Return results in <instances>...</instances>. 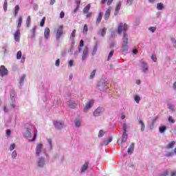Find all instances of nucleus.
<instances>
[{
    "label": "nucleus",
    "instance_id": "1",
    "mask_svg": "<svg viewBox=\"0 0 176 176\" xmlns=\"http://www.w3.org/2000/svg\"><path fill=\"white\" fill-rule=\"evenodd\" d=\"M129 26L126 23H120L118 27V34L120 35L122 32H124L122 36V44L121 50L122 53H128L129 52V35L126 32Z\"/></svg>",
    "mask_w": 176,
    "mask_h": 176
},
{
    "label": "nucleus",
    "instance_id": "2",
    "mask_svg": "<svg viewBox=\"0 0 176 176\" xmlns=\"http://www.w3.org/2000/svg\"><path fill=\"white\" fill-rule=\"evenodd\" d=\"M131 126V124L129 122L122 124L123 133L122 135V138L118 139L117 141V144H118L120 146H122V145H123V142H126V141H127V139L129 138L128 130L130 129Z\"/></svg>",
    "mask_w": 176,
    "mask_h": 176
},
{
    "label": "nucleus",
    "instance_id": "3",
    "mask_svg": "<svg viewBox=\"0 0 176 176\" xmlns=\"http://www.w3.org/2000/svg\"><path fill=\"white\" fill-rule=\"evenodd\" d=\"M26 132L23 133L24 137L26 138H31L32 137V131L35 130V126L30 123H27L25 125Z\"/></svg>",
    "mask_w": 176,
    "mask_h": 176
},
{
    "label": "nucleus",
    "instance_id": "4",
    "mask_svg": "<svg viewBox=\"0 0 176 176\" xmlns=\"http://www.w3.org/2000/svg\"><path fill=\"white\" fill-rule=\"evenodd\" d=\"M35 152L36 156L38 157L41 156V155L43 153H44V155H46V151L43 150V144L38 143L36 146Z\"/></svg>",
    "mask_w": 176,
    "mask_h": 176
},
{
    "label": "nucleus",
    "instance_id": "5",
    "mask_svg": "<svg viewBox=\"0 0 176 176\" xmlns=\"http://www.w3.org/2000/svg\"><path fill=\"white\" fill-rule=\"evenodd\" d=\"M46 162L47 160L45 157H38L36 161V164L38 168H43L46 166Z\"/></svg>",
    "mask_w": 176,
    "mask_h": 176
},
{
    "label": "nucleus",
    "instance_id": "6",
    "mask_svg": "<svg viewBox=\"0 0 176 176\" xmlns=\"http://www.w3.org/2000/svg\"><path fill=\"white\" fill-rule=\"evenodd\" d=\"M64 35V29L63 25H60L56 31L55 36L56 40L58 42L61 38V36Z\"/></svg>",
    "mask_w": 176,
    "mask_h": 176
},
{
    "label": "nucleus",
    "instance_id": "7",
    "mask_svg": "<svg viewBox=\"0 0 176 176\" xmlns=\"http://www.w3.org/2000/svg\"><path fill=\"white\" fill-rule=\"evenodd\" d=\"M98 89L101 91L107 90V89H108V82H107L105 80H100L98 84Z\"/></svg>",
    "mask_w": 176,
    "mask_h": 176
},
{
    "label": "nucleus",
    "instance_id": "8",
    "mask_svg": "<svg viewBox=\"0 0 176 176\" xmlns=\"http://www.w3.org/2000/svg\"><path fill=\"white\" fill-rule=\"evenodd\" d=\"M104 113V107H99L93 113V115L95 118H98V116H101Z\"/></svg>",
    "mask_w": 176,
    "mask_h": 176
},
{
    "label": "nucleus",
    "instance_id": "9",
    "mask_svg": "<svg viewBox=\"0 0 176 176\" xmlns=\"http://www.w3.org/2000/svg\"><path fill=\"white\" fill-rule=\"evenodd\" d=\"M8 74H9V71L8 70V69H6L5 65H1L0 67V76L1 78H3V76H7Z\"/></svg>",
    "mask_w": 176,
    "mask_h": 176
},
{
    "label": "nucleus",
    "instance_id": "10",
    "mask_svg": "<svg viewBox=\"0 0 176 176\" xmlns=\"http://www.w3.org/2000/svg\"><path fill=\"white\" fill-rule=\"evenodd\" d=\"M54 125L56 130H63L64 129V122L63 121H54Z\"/></svg>",
    "mask_w": 176,
    "mask_h": 176
},
{
    "label": "nucleus",
    "instance_id": "11",
    "mask_svg": "<svg viewBox=\"0 0 176 176\" xmlns=\"http://www.w3.org/2000/svg\"><path fill=\"white\" fill-rule=\"evenodd\" d=\"M93 105H94V100H91L89 102H87L85 104V107L83 109V112L86 113L89 111V109H90V108H91V107H93Z\"/></svg>",
    "mask_w": 176,
    "mask_h": 176
},
{
    "label": "nucleus",
    "instance_id": "12",
    "mask_svg": "<svg viewBox=\"0 0 176 176\" xmlns=\"http://www.w3.org/2000/svg\"><path fill=\"white\" fill-rule=\"evenodd\" d=\"M141 67H142V72L144 74H148V72L149 71V67H148V63H146L144 61H142L141 62Z\"/></svg>",
    "mask_w": 176,
    "mask_h": 176
},
{
    "label": "nucleus",
    "instance_id": "13",
    "mask_svg": "<svg viewBox=\"0 0 176 176\" xmlns=\"http://www.w3.org/2000/svg\"><path fill=\"white\" fill-rule=\"evenodd\" d=\"M89 162H85V163L80 168V174H85L87 170H89Z\"/></svg>",
    "mask_w": 176,
    "mask_h": 176
},
{
    "label": "nucleus",
    "instance_id": "14",
    "mask_svg": "<svg viewBox=\"0 0 176 176\" xmlns=\"http://www.w3.org/2000/svg\"><path fill=\"white\" fill-rule=\"evenodd\" d=\"M67 104L69 108H72V109H75V108H76V107L78 106L75 100H68L67 102Z\"/></svg>",
    "mask_w": 176,
    "mask_h": 176
},
{
    "label": "nucleus",
    "instance_id": "15",
    "mask_svg": "<svg viewBox=\"0 0 176 176\" xmlns=\"http://www.w3.org/2000/svg\"><path fill=\"white\" fill-rule=\"evenodd\" d=\"M120 8H122V2L119 1L116 7L114 16H118L119 14V12L120 11Z\"/></svg>",
    "mask_w": 176,
    "mask_h": 176
},
{
    "label": "nucleus",
    "instance_id": "16",
    "mask_svg": "<svg viewBox=\"0 0 176 176\" xmlns=\"http://www.w3.org/2000/svg\"><path fill=\"white\" fill-rule=\"evenodd\" d=\"M111 16V8H107L105 10V14L104 19V20L107 21L109 20V17Z\"/></svg>",
    "mask_w": 176,
    "mask_h": 176
},
{
    "label": "nucleus",
    "instance_id": "17",
    "mask_svg": "<svg viewBox=\"0 0 176 176\" xmlns=\"http://www.w3.org/2000/svg\"><path fill=\"white\" fill-rule=\"evenodd\" d=\"M44 38L45 39L50 38V29L49 28H45L44 30Z\"/></svg>",
    "mask_w": 176,
    "mask_h": 176
},
{
    "label": "nucleus",
    "instance_id": "18",
    "mask_svg": "<svg viewBox=\"0 0 176 176\" xmlns=\"http://www.w3.org/2000/svg\"><path fill=\"white\" fill-rule=\"evenodd\" d=\"M14 38L16 42H20V30L19 29L14 32Z\"/></svg>",
    "mask_w": 176,
    "mask_h": 176
},
{
    "label": "nucleus",
    "instance_id": "19",
    "mask_svg": "<svg viewBox=\"0 0 176 176\" xmlns=\"http://www.w3.org/2000/svg\"><path fill=\"white\" fill-rule=\"evenodd\" d=\"M88 54H89V48L87 47H85L83 52H82V61L85 60L86 57H87Z\"/></svg>",
    "mask_w": 176,
    "mask_h": 176
},
{
    "label": "nucleus",
    "instance_id": "20",
    "mask_svg": "<svg viewBox=\"0 0 176 176\" xmlns=\"http://www.w3.org/2000/svg\"><path fill=\"white\" fill-rule=\"evenodd\" d=\"M135 144L132 142L127 150V153L129 155H133V152H134Z\"/></svg>",
    "mask_w": 176,
    "mask_h": 176
},
{
    "label": "nucleus",
    "instance_id": "21",
    "mask_svg": "<svg viewBox=\"0 0 176 176\" xmlns=\"http://www.w3.org/2000/svg\"><path fill=\"white\" fill-rule=\"evenodd\" d=\"M19 12H20V6L19 5H16L14 10V17H17V14H19Z\"/></svg>",
    "mask_w": 176,
    "mask_h": 176
},
{
    "label": "nucleus",
    "instance_id": "22",
    "mask_svg": "<svg viewBox=\"0 0 176 176\" xmlns=\"http://www.w3.org/2000/svg\"><path fill=\"white\" fill-rule=\"evenodd\" d=\"M101 20H102V13L99 12L98 16L96 19V24H100V23H101Z\"/></svg>",
    "mask_w": 176,
    "mask_h": 176
},
{
    "label": "nucleus",
    "instance_id": "23",
    "mask_svg": "<svg viewBox=\"0 0 176 176\" xmlns=\"http://www.w3.org/2000/svg\"><path fill=\"white\" fill-rule=\"evenodd\" d=\"M174 145H175V141L170 142L167 146L166 149H173L174 148Z\"/></svg>",
    "mask_w": 176,
    "mask_h": 176
},
{
    "label": "nucleus",
    "instance_id": "24",
    "mask_svg": "<svg viewBox=\"0 0 176 176\" xmlns=\"http://www.w3.org/2000/svg\"><path fill=\"white\" fill-rule=\"evenodd\" d=\"M38 28V26H34L32 29L31 32H32V38H35L36 36V29Z\"/></svg>",
    "mask_w": 176,
    "mask_h": 176
},
{
    "label": "nucleus",
    "instance_id": "25",
    "mask_svg": "<svg viewBox=\"0 0 176 176\" xmlns=\"http://www.w3.org/2000/svg\"><path fill=\"white\" fill-rule=\"evenodd\" d=\"M81 124H82V120H79V119H76V120H75V126H76V127L79 129V127H80Z\"/></svg>",
    "mask_w": 176,
    "mask_h": 176
},
{
    "label": "nucleus",
    "instance_id": "26",
    "mask_svg": "<svg viewBox=\"0 0 176 176\" xmlns=\"http://www.w3.org/2000/svg\"><path fill=\"white\" fill-rule=\"evenodd\" d=\"M98 43H99V42L96 41V44L92 51V53H91L92 56H94V54H96V53H97V50H98Z\"/></svg>",
    "mask_w": 176,
    "mask_h": 176
},
{
    "label": "nucleus",
    "instance_id": "27",
    "mask_svg": "<svg viewBox=\"0 0 176 176\" xmlns=\"http://www.w3.org/2000/svg\"><path fill=\"white\" fill-rule=\"evenodd\" d=\"M47 141L49 145L48 149L52 151V149H53V142L52 141V139H47Z\"/></svg>",
    "mask_w": 176,
    "mask_h": 176
},
{
    "label": "nucleus",
    "instance_id": "28",
    "mask_svg": "<svg viewBox=\"0 0 176 176\" xmlns=\"http://www.w3.org/2000/svg\"><path fill=\"white\" fill-rule=\"evenodd\" d=\"M76 32V30H74L70 35V41H72V42H75V33Z\"/></svg>",
    "mask_w": 176,
    "mask_h": 176
},
{
    "label": "nucleus",
    "instance_id": "29",
    "mask_svg": "<svg viewBox=\"0 0 176 176\" xmlns=\"http://www.w3.org/2000/svg\"><path fill=\"white\" fill-rule=\"evenodd\" d=\"M89 31V28L87 27V25L85 24L82 29V33L84 35H87V32Z\"/></svg>",
    "mask_w": 176,
    "mask_h": 176
},
{
    "label": "nucleus",
    "instance_id": "30",
    "mask_svg": "<svg viewBox=\"0 0 176 176\" xmlns=\"http://www.w3.org/2000/svg\"><path fill=\"white\" fill-rule=\"evenodd\" d=\"M91 7V4H88L87 6L85 7L83 10V12L85 14L89 13V10H90V8Z\"/></svg>",
    "mask_w": 176,
    "mask_h": 176
},
{
    "label": "nucleus",
    "instance_id": "31",
    "mask_svg": "<svg viewBox=\"0 0 176 176\" xmlns=\"http://www.w3.org/2000/svg\"><path fill=\"white\" fill-rule=\"evenodd\" d=\"M23 23V16H19V20H18L17 28H20V27H21V23Z\"/></svg>",
    "mask_w": 176,
    "mask_h": 176
},
{
    "label": "nucleus",
    "instance_id": "32",
    "mask_svg": "<svg viewBox=\"0 0 176 176\" xmlns=\"http://www.w3.org/2000/svg\"><path fill=\"white\" fill-rule=\"evenodd\" d=\"M31 23V16H28L27 19H26V27L27 28H29L30 27V23Z\"/></svg>",
    "mask_w": 176,
    "mask_h": 176
},
{
    "label": "nucleus",
    "instance_id": "33",
    "mask_svg": "<svg viewBox=\"0 0 176 176\" xmlns=\"http://www.w3.org/2000/svg\"><path fill=\"white\" fill-rule=\"evenodd\" d=\"M164 8V6L163 5V3H158L157 4V9L158 10H163Z\"/></svg>",
    "mask_w": 176,
    "mask_h": 176
},
{
    "label": "nucleus",
    "instance_id": "34",
    "mask_svg": "<svg viewBox=\"0 0 176 176\" xmlns=\"http://www.w3.org/2000/svg\"><path fill=\"white\" fill-rule=\"evenodd\" d=\"M24 80H25V76H22L19 81V86L24 85Z\"/></svg>",
    "mask_w": 176,
    "mask_h": 176
},
{
    "label": "nucleus",
    "instance_id": "35",
    "mask_svg": "<svg viewBox=\"0 0 176 176\" xmlns=\"http://www.w3.org/2000/svg\"><path fill=\"white\" fill-rule=\"evenodd\" d=\"M159 130H160V133H164V131H166V130H167V126H160Z\"/></svg>",
    "mask_w": 176,
    "mask_h": 176
},
{
    "label": "nucleus",
    "instance_id": "36",
    "mask_svg": "<svg viewBox=\"0 0 176 176\" xmlns=\"http://www.w3.org/2000/svg\"><path fill=\"white\" fill-rule=\"evenodd\" d=\"M96 72H97L96 69H94L91 72V75L89 76V79H94V77L96 76Z\"/></svg>",
    "mask_w": 176,
    "mask_h": 176
},
{
    "label": "nucleus",
    "instance_id": "37",
    "mask_svg": "<svg viewBox=\"0 0 176 176\" xmlns=\"http://www.w3.org/2000/svg\"><path fill=\"white\" fill-rule=\"evenodd\" d=\"M140 20L139 17H136L135 18L133 24L134 25H140Z\"/></svg>",
    "mask_w": 176,
    "mask_h": 176
},
{
    "label": "nucleus",
    "instance_id": "38",
    "mask_svg": "<svg viewBox=\"0 0 176 176\" xmlns=\"http://www.w3.org/2000/svg\"><path fill=\"white\" fill-rule=\"evenodd\" d=\"M107 34V28H104L103 29H102L101 32H100V35L101 36L104 37L105 36V34Z\"/></svg>",
    "mask_w": 176,
    "mask_h": 176
},
{
    "label": "nucleus",
    "instance_id": "39",
    "mask_svg": "<svg viewBox=\"0 0 176 176\" xmlns=\"http://www.w3.org/2000/svg\"><path fill=\"white\" fill-rule=\"evenodd\" d=\"M36 137H38V133L35 132L33 138L30 140L29 142H34L36 140Z\"/></svg>",
    "mask_w": 176,
    "mask_h": 176
},
{
    "label": "nucleus",
    "instance_id": "40",
    "mask_svg": "<svg viewBox=\"0 0 176 176\" xmlns=\"http://www.w3.org/2000/svg\"><path fill=\"white\" fill-rule=\"evenodd\" d=\"M11 157L12 159H16V157H17V151H12L11 154Z\"/></svg>",
    "mask_w": 176,
    "mask_h": 176
},
{
    "label": "nucleus",
    "instance_id": "41",
    "mask_svg": "<svg viewBox=\"0 0 176 176\" xmlns=\"http://www.w3.org/2000/svg\"><path fill=\"white\" fill-rule=\"evenodd\" d=\"M21 56H23V54L21 53V51H19L16 53V60H20L21 59Z\"/></svg>",
    "mask_w": 176,
    "mask_h": 176
},
{
    "label": "nucleus",
    "instance_id": "42",
    "mask_svg": "<svg viewBox=\"0 0 176 176\" xmlns=\"http://www.w3.org/2000/svg\"><path fill=\"white\" fill-rule=\"evenodd\" d=\"M151 60L153 61V63H156L157 61V58L156 57V54H153L151 55Z\"/></svg>",
    "mask_w": 176,
    "mask_h": 176
},
{
    "label": "nucleus",
    "instance_id": "43",
    "mask_svg": "<svg viewBox=\"0 0 176 176\" xmlns=\"http://www.w3.org/2000/svg\"><path fill=\"white\" fill-rule=\"evenodd\" d=\"M3 10L4 12H6V10H8V0H5L4 1Z\"/></svg>",
    "mask_w": 176,
    "mask_h": 176
},
{
    "label": "nucleus",
    "instance_id": "44",
    "mask_svg": "<svg viewBox=\"0 0 176 176\" xmlns=\"http://www.w3.org/2000/svg\"><path fill=\"white\" fill-rule=\"evenodd\" d=\"M168 109H170V111H174V104H173L172 103H168Z\"/></svg>",
    "mask_w": 176,
    "mask_h": 176
},
{
    "label": "nucleus",
    "instance_id": "45",
    "mask_svg": "<svg viewBox=\"0 0 176 176\" xmlns=\"http://www.w3.org/2000/svg\"><path fill=\"white\" fill-rule=\"evenodd\" d=\"M112 56H113V50H111L107 57V61H109V60H111Z\"/></svg>",
    "mask_w": 176,
    "mask_h": 176
},
{
    "label": "nucleus",
    "instance_id": "46",
    "mask_svg": "<svg viewBox=\"0 0 176 176\" xmlns=\"http://www.w3.org/2000/svg\"><path fill=\"white\" fill-rule=\"evenodd\" d=\"M134 100L135 101V102H137V104H138L140 101H141V97L135 96L134 98Z\"/></svg>",
    "mask_w": 176,
    "mask_h": 176
},
{
    "label": "nucleus",
    "instance_id": "47",
    "mask_svg": "<svg viewBox=\"0 0 176 176\" xmlns=\"http://www.w3.org/2000/svg\"><path fill=\"white\" fill-rule=\"evenodd\" d=\"M168 122H169V123L174 124V123H175V120L173 119V117L169 116L168 118Z\"/></svg>",
    "mask_w": 176,
    "mask_h": 176
},
{
    "label": "nucleus",
    "instance_id": "48",
    "mask_svg": "<svg viewBox=\"0 0 176 176\" xmlns=\"http://www.w3.org/2000/svg\"><path fill=\"white\" fill-rule=\"evenodd\" d=\"M104 131L103 130H100L99 131V134L98 135V138H101L102 137H104Z\"/></svg>",
    "mask_w": 176,
    "mask_h": 176
},
{
    "label": "nucleus",
    "instance_id": "49",
    "mask_svg": "<svg viewBox=\"0 0 176 176\" xmlns=\"http://www.w3.org/2000/svg\"><path fill=\"white\" fill-rule=\"evenodd\" d=\"M168 175V170H164L159 175V176H167Z\"/></svg>",
    "mask_w": 176,
    "mask_h": 176
},
{
    "label": "nucleus",
    "instance_id": "50",
    "mask_svg": "<svg viewBox=\"0 0 176 176\" xmlns=\"http://www.w3.org/2000/svg\"><path fill=\"white\" fill-rule=\"evenodd\" d=\"M45 20H46V17H45V16L41 19V23H40L41 27H43V25H45Z\"/></svg>",
    "mask_w": 176,
    "mask_h": 176
},
{
    "label": "nucleus",
    "instance_id": "51",
    "mask_svg": "<svg viewBox=\"0 0 176 176\" xmlns=\"http://www.w3.org/2000/svg\"><path fill=\"white\" fill-rule=\"evenodd\" d=\"M109 142H112V138H109L107 140L104 142V145H108Z\"/></svg>",
    "mask_w": 176,
    "mask_h": 176
},
{
    "label": "nucleus",
    "instance_id": "52",
    "mask_svg": "<svg viewBox=\"0 0 176 176\" xmlns=\"http://www.w3.org/2000/svg\"><path fill=\"white\" fill-rule=\"evenodd\" d=\"M15 148H16V144L13 143L10 146V151H14Z\"/></svg>",
    "mask_w": 176,
    "mask_h": 176
},
{
    "label": "nucleus",
    "instance_id": "53",
    "mask_svg": "<svg viewBox=\"0 0 176 176\" xmlns=\"http://www.w3.org/2000/svg\"><path fill=\"white\" fill-rule=\"evenodd\" d=\"M133 1L134 0H126L127 6H131V5H133Z\"/></svg>",
    "mask_w": 176,
    "mask_h": 176
},
{
    "label": "nucleus",
    "instance_id": "54",
    "mask_svg": "<svg viewBox=\"0 0 176 176\" xmlns=\"http://www.w3.org/2000/svg\"><path fill=\"white\" fill-rule=\"evenodd\" d=\"M74 46H75V41H72V47H70L69 52H73Z\"/></svg>",
    "mask_w": 176,
    "mask_h": 176
},
{
    "label": "nucleus",
    "instance_id": "55",
    "mask_svg": "<svg viewBox=\"0 0 176 176\" xmlns=\"http://www.w3.org/2000/svg\"><path fill=\"white\" fill-rule=\"evenodd\" d=\"M116 36V33L115 32H112L110 37V41H112L113 38H115Z\"/></svg>",
    "mask_w": 176,
    "mask_h": 176
},
{
    "label": "nucleus",
    "instance_id": "56",
    "mask_svg": "<svg viewBox=\"0 0 176 176\" xmlns=\"http://www.w3.org/2000/svg\"><path fill=\"white\" fill-rule=\"evenodd\" d=\"M10 98H11L12 102H13V101H14L16 100V98H14V93L12 92L10 94Z\"/></svg>",
    "mask_w": 176,
    "mask_h": 176
},
{
    "label": "nucleus",
    "instance_id": "57",
    "mask_svg": "<svg viewBox=\"0 0 176 176\" xmlns=\"http://www.w3.org/2000/svg\"><path fill=\"white\" fill-rule=\"evenodd\" d=\"M166 156H167L168 157H173V156H174V153L169 152L166 155Z\"/></svg>",
    "mask_w": 176,
    "mask_h": 176
},
{
    "label": "nucleus",
    "instance_id": "58",
    "mask_svg": "<svg viewBox=\"0 0 176 176\" xmlns=\"http://www.w3.org/2000/svg\"><path fill=\"white\" fill-rule=\"evenodd\" d=\"M68 67H69L70 68H71V67H74V60H70L69 61Z\"/></svg>",
    "mask_w": 176,
    "mask_h": 176
},
{
    "label": "nucleus",
    "instance_id": "59",
    "mask_svg": "<svg viewBox=\"0 0 176 176\" xmlns=\"http://www.w3.org/2000/svg\"><path fill=\"white\" fill-rule=\"evenodd\" d=\"M11 134H12V131H10V129H8L6 131L7 137H10Z\"/></svg>",
    "mask_w": 176,
    "mask_h": 176
},
{
    "label": "nucleus",
    "instance_id": "60",
    "mask_svg": "<svg viewBox=\"0 0 176 176\" xmlns=\"http://www.w3.org/2000/svg\"><path fill=\"white\" fill-rule=\"evenodd\" d=\"M155 122H156V119L153 120L152 123H151V125L150 126V129H151V130H152V129H153V126H154Z\"/></svg>",
    "mask_w": 176,
    "mask_h": 176
},
{
    "label": "nucleus",
    "instance_id": "61",
    "mask_svg": "<svg viewBox=\"0 0 176 176\" xmlns=\"http://www.w3.org/2000/svg\"><path fill=\"white\" fill-rule=\"evenodd\" d=\"M149 31H151V32H155V31H156V28L155 27H150L148 28Z\"/></svg>",
    "mask_w": 176,
    "mask_h": 176
},
{
    "label": "nucleus",
    "instance_id": "62",
    "mask_svg": "<svg viewBox=\"0 0 176 176\" xmlns=\"http://www.w3.org/2000/svg\"><path fill=\"white\" fill-rule=\"evenodd\" d=\"M56 67H60V59H56L55 62Z\"/></svg>",
    "mask_w": 176,
    "mask_h": 176
},
{
    "label": "nucleus",
    "instance_id": "63",
    "mask_svg": "<svg viewBox=\"0 0 176 176\" xmlns=\"http://www.w3.org/2000/svg\"><path fill=\"white\" fill-rule=\"evenodd\" d=\"M64 16H65V13H64V12L61 11L60 13V18L64 19Z\"/></svg>",
    "mask_w": 176,
    "mask_h": 176
},
{
    "label": "nucleus",
    "instance_id": "64",
    "mask_svg": "<svg viewBox=\"0 0 176 176\" xmlns=\"http://www.w3.org/2000/svg\"><path fill=\"white\" fill-rule=\"evenodd\" d=\"M170 175V176H176V170H172Z\"/></svg>",
    "mask_w": 176,
    "mask_h": 176
}]
</instances>
